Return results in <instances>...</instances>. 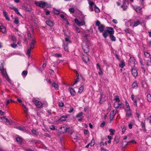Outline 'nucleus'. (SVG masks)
Masks as SVG:
<instances>
[{
    "label": "nucleus",
    "mask_w": 151,
    "mask_h": 151,
    "mask_svg": "<svg viewBox=\"0 0 151 151\" xmlns=\"http://www.w3.org/2000/svg\"><path fill=\"white\" fill-rule=\"evenodd\" d=\"M85 17L82 16L81 19L79 18V20L77 18H75L74 19L75 22L78 26H83L85 24Z\"/></svg>",
    "instance_id": "nucleus-1"
},
{
    "label": "nucleus",
    "mask_w": 151,
    "mask_h": 151,
    "mask_svg": "<svg viewBox=\"0 0 151 151\" xmlns=\"http://www.w3.org/2000/svg\"><path fill=\"white\" fill-rule=\"evenodd\" d=\"M96 25L98 27V29L100 32L102 33L104 30L105 25L101 24L100 22L99 21L97 20L96 22Z\"/></svg>",
    "instance_id": "nucleus-2"
},
{
    "label": "nucleus",
    "mask_w": 151,
    "mask_h": 151,
    "mask_svg": "<svg viewBox=\"0 0 151 151\" xmlns=\"http://www.w3.org/2000/svg\"><path fill=\"white\" fill-rule=\"evenodd\" d=\"M90 43L89 40H87L86 42V45H82V48L84 52L87 53L89 52V45Z\"/></svg>",
    "instance_id": "nucleus-3"
},
{
    "label": "nucleus",
    "mask_w": 151,
    "mask_h": 151,
    "mask_svg": "<svg viewBox=\"0 0 151 151\" xmlns=\"http://www.w3.org/2000/svg\"><path fill=\"white\" fill-rule=\"evenodd\" d=\"M74 71L76 73V76L77 78L76 80H75V82L73 84V86L75 84H76L77 83V82L79 81V80L80 78H81L82 81H84L85 80V78L84 77H83V76L81 75H80V76L79 74L78 73L77 71L76 70H74Z\"/></svg>",
    "instance_id": "nucleus-4"
},
{
    "label": "nucleus",
    "mask_w": 151,
    "mask_h": 151,
    "mask_svg": "<svg viewBox=\"0 0 151 151\" xmlns=\"http://www.w3.org/2000/svg\"><path fill=\"white\" fill-rule=\"evenodd\" d=\"M35 4L37 6L42 8H44L45 6L47 5V3L42 1H40V2H35Z\"/></svg>",
    "instance_id": "nucleus-5"
},
{
    "label": "nucleus",
    "mask_w": 151,
    "mask_h": 151,
    "mask_svg": "<svg viewBox=\"0 0 151 151\" xmlns=\"http://www.w3.org/2000/svg\"><path fill=\"white\" fill-rule=\"evenodd\" d=\"M67 128L65 125H62L59 129L60 133L63 134L67 132Z\"/></svg>",
    "instance_id": "nucleus-6"
},
{
    "label": "nucleus",
    "mask_w": 151,
    "mask_h": 151,
    "mask_svg": "<svg viewBox=\"0 0 151 151\" xmlns=\"http://www.w3.org/2000/svg\"><path fill=\"white\" fill-rule=\"evenodd\" d=\"M128 5V2L127 0H123V4L121 6V7L122 8L123 11L126 10Z\"/></svg>",
    "instance_id": "nucleus-7"
},
{
    "label": "nucleus",
    "mask_w": 151,
    "mask_h": 151,
    "mask_svg": "<svg viewBox=\"0 0 151 151\" xmlns=\"http://www.w3.org/2000/svg\"><path fill=\"white\" fill-rule=\"evenodd\" d=\"M33 101L34 104L38 107L40 108L42 107L43 104L41 102L38 100H36L35 99Z\"/></svg>",
    "instance_id": "nucleus-8"
},
{
    "label": "nucleus",
    "mask_w": 151,
    "mask_h": 151,
    "mask_svg": "<svg viewBox=\"0 0 151 151\" xmlns=\"http://www.w3.org/2000/svg\"><path fill=\"white\" fill-rule=\"evenodd\" d=\"M131 72L134 78L137 77L138 75V72L137 70L134 68H132Z\"/></svg>",
    "instance_id": "nucleus-9"
},
{
    "label": "nucleus",
    "mask_w": 151,
    "mask_h": 151,
    "mask_svg": "<svg viewBox=\"0 0 151 151\" xmlns=\"http://www.w3.org/2000/svg\"><path fill=\"white\" fill-rule=\"evenodd\" d=\"M144 7H141L138 6H135L134 7V9L135 10L137 13H141L142 12V9L144 8Z\"/></svg>",
    "instance_id": "nucleus-10"
},
{
    "label": "nucleus",
    "mask_w": 151,
    "mask_h": 151,
    "mask_svg": "<svg viewBox=\"0 0 151 151\" xmlns=\"http://www.w3.org/2000/svg\"><path fill=\"white\" fill-rule=\"evenodd\" d=\"M106 31L110 35H113L114 32V29L111 27H107Z\"/></svg>",
    "instance_id": "nucleus-11"
},
{
    "label": "nucleus",
    "mask_w": 151,
    "mask_h": 151,
    "mask_svg": "<svg viewBox=\"0 0 151 151\" xmlns=\"http://www.w3.org/2000/svg\"><path fill=\"white\" fill-rule=\"evenodd\" d=\"M30 48H28L27 50V52L26 54L29 56H30V53L31 51V49H33L34 47V45H31L30 44Z\"/></svg>",
    "instance_id": "nucleus-12"
},
{
    "label": "nucleus",
    "mask_w": 151,
    "mask_h": 151,
    "mask_svg": "<svg viewBox=\"0 0 151 151\" xmlns=\"http://www.w3.org/2000/svg\"><path fill=\"white\" fill-rule=\"evenodd\" d=\"M16 128L18 129V130L22 131L23 132H25L28 134H29L30 133L29 131L25 129H24L22 127H16Z\"/></svg>",
    "instance_id": "nucleus-13"
},
{
    "label": "nucleus",
    "mask_w": 151,
    "mask_h": 151,
    "mask_svg": "<svg viewBox=\"0 0 151 151\" xmlns=\"http://www.w3.org/2000/svg\"><path fill=\"white\" fill-rule=\"evenodd\" d=\"M116 112L114 113V110H113L110 113V119L111 121L113 120L116 114ZM111 122V121L110 122Z\"/></svg>",
    "instance_id": "nucleus-14"
},
{
    "label": "nucleus",
    "mask_w": 151,
    "mask_h": 151,
    "mask_svg": "<svg viewBox=\"0 0 151 151\" xmlns=\"http://www.w3.org/2000/svg\"><path fill=\"white\" fill-rule=\"evenodd\" d=\"M69 90L72 96H73L75 95L76 91L73 88L70 87L69 88Z\"/></svg>",
    "instance_id": "nucleus-15"
},
{
    "label": "nucleus",
    "mask_w": 151,
    "mask_h": 151,
    "mask_svg": "<svg viewBox=\"0 0 151 151\" xmlns=\"http://www.w3.org/2000/svg\"><path fill=\"white\" fill-rule=\"evenodd\" d=\"M132 111H126V116L128 118L132 116Z\"/></svg>",
    "instance_id": "nucleus-16"
},
{
    "label": "nucleus",
    "mask_w": 151,
    "mask_h": 151,
    "mask_svg": "<svg viewBox=\"0 0 151 151\" xmlns=\"http://www.w3.org/2000/svg\"><path fill=\"white\" fill-rule=\"evenodd\" d=\"M97 68H98L99 70V74L100 75H102L103 74V72L101 68L100 67L99 64V63H97L96 65Z\"/></svg>",
    "instance_id": "nucleus-17"
},
{
    "label": "nucleus",
    "mask_w": 151,
    "mask_h": 151,
    "mask_svg": "<svg viewBox=\"0 0 151 151\" xmlns=\"http://www.w3.org/2000/svg\"><path fill=\"white\" fill-rule=\"evenodd\" d=\"M23 140L24 139L21 137H18L16 138V141L18 144H21Z\"/></svg>",
    "instance_id": "nucleus-18"
},
{
    "label": "nucleus",
    "mask_w": 151,
    "mask_h": 151,
    "mask_svg": "<svg viewBox=\"0 0 151 151\" xmlns=\"http://www.w3.org/2000/svg\"><path fill=\"white\" fill-rule=\"evenodd\" d=\"M52 87H54L55 89L56 90H57L59 89L58 85L55 83V81H53L52 83Z\"/></svg>",
    "instance_id": "nucleus-19"
},
{
    "label": "nucleus",
    "mask_w": 151,
    "mask_h": 151,
    "mask_svg": "<svg viewBox=\"0 0 151 151\" xmlns=\"http://www.w3.org/2000/svg\"><path fill=\"white\" fill-rule=\"evenodd\" d=\"M138 87V84L137 81H135L133 83L132 85V88L133 89H137V88Z\"/></svg>",
    "instance_id": "nucleus-20"
},
{
    "label": "nucleus",
    "mask_w": 151,
    "mask_h": 151,
    "mask_svg": "<svg viewBox=\"0 0 151 151\" xmlns=\"http://www.w3.org/2000/svg\"><path fill=\"white\" fill-rule=\"evenodd\" d=\"M1 119H2V120L3 122H5V123H6V124H11L10 122L7 119L6 117H3L2 118H1Z\"/></svg>",
    "instance_id": "nucleus-21"
},
{
    "label": "nucleus",
    "mask_w": 151,
    "mask_h": 151,
    "mask_svg": "<svg viewBox=\"0 0 151 151\" xmlns=\"http://www.w3.org/2000/svg\"><path fill=\"white\" fill-rule=\"evenodd\" d=\"M45 23L47 25L50 27H52L54 25V23L53 22L50 20L46 21L45 22Z\"/></svg>",
    "instance_id": "nucleus-22"
},
{
    "label": "nucleus",
    "mask_w": 151,
    "mask_h": 151,
    "mask_svg": "<svg viewBox=\"0 0 151 151\" xmlns=\"http://www.w3.org/2000/svg\"><path fill=\"white\" fill-rule=\"evenodd\" d=\"M0 30L3 33H4L6 31V29L5 27L2 25L1 23L0 24Z\"/></svg>",
    "instance_id": "nucleus-23"
},
{
    "label": "nucleus",
    "mask_w": 151,
    "mask_h": 151,
    "mask_svg": "<svg viewBox=\"0 0 151 151\" xmlns=\"http://www.w3.org/2000/svg\"><path fill=\"white\" fill-rule=\"evenodd\" d=\"M125 65V63L124 60H122L120 61V63L119 64V67L122 68Z\"/></svg>",
    "instance_id": "nucleus-24"
},
{
    "label": "nucleus",
    "mask_w": 151,
    "mask_h": 151,
    "mask_svg": "<svg viewBox=\"0 0 151 151\" xmlns=\"http://www.w3.org/2000/svg\"><path fill=\"white\" fill-rule=\"evenodd\" d=\"M12 9L14 10L15 11V12L18 15L20 16H22V15L19 12L18 9L17 8L14 7L12 8Z\"/></svg>",
    "instance_id": "nucleus-25"
},
{
    "label": "nucleus",
    "mask_w": 151,
    "mask_h": 151,
    "mask_svg": "<svg viewBox=\"0 0 151 151\" xmlns=\"http://www.w3.org/2000/svg\"><path fill=\"white\" fill-rule=\"evenodd\" d=\"M4 75H3L4 76H6V80L8 81L10 83H11V79L9 78V76L7 75L6 73H4Z\"/></svg>",
    "instance_id": "nucleus-26"
},
{
    "label": "nucleus",
    "mask_w": 151,
    "mask_h": 151,
    "mask_svg": "<svg viewBox=\"0 0 151 151\" xmlns=\"http://www.w3.org/2000/svg\"><path fill=\"white\" fill-rule=\"evenodd\" d=\"M0 70L3 75H4V73H6L4 71L3 63H1L0 64Z\"/></svg>",
    "instance_id": "nucleus-27"
},
{
    "label": "nucleus",
    "mask_w": 151,
    "mask_h": 151,
    "mask_svg": "<svg viewBox=\"0 0 151 151\" xmlns=\"http://www.w3.org/2000/svg\"><path fill=\"white\" fill-rule=\"evenodd\" d=\"M104 95L103 93H101L100 94V100L99 102V103L100 104H102L103 102L105 101V100H102V98Z\"/></svg>",
    "instance_id": "nucleus-28"
},
{
    "label": "nucleus",
    "mask_w": 151,
    "mask_h": 151,
    "mask_svg": "<svg viewBox=\"0 0 151 151\" xmlns=\"http://www.w3.org/2000/svg\"><path fill=\"white\" fill-rule=\"evenodd\" d=\"M63 46L65 50L66 51H68V44H66L65 43H63Z\"/></svg>",
    "instance_id": "nucleus-29"
},
{
    "label": "nucleus",
    "mask_w": 151,
    "mask_h": 151,
    "mask_svg": "<svg viewBox=\"0 0 151 151\" xmlns=\"http://www.w3.org/2000/svg\"><path fill=\"white\" fill-rule=\"evenodd\" d=\"M103 32L102 35L104 37L106 38L108 36V33L106 30H104Z\"/></svg>",
    "instance_id": "nucleus-30"
},
{
    "label": "nucleus",
    "mask_w": 151,
    "mask_h": 151,
    "mask_svg": "<svg viewBox=\"0 0 151 151\" xmlns=\"http://www.w3.org/2000/svg\"><path fill=\"white\" fill-rule=\"evenodd\" d=\"M146 64L147 67H149L151 65V58L146 61Z\"/></svg>",
    "instance_id": "nucleus-31"
},
{
    "label": "nucleus",
    "mask_w": 151,
    "mask_h": 151,
    "mask_svg": "<svg viewBox=\"0 0 151 151\" xmlns=\"http://www.w3.org/2000/svg\"><path fill=\"white\" fill-rule=\"evenodd\" d=\"M110 39L112 41H115L116 38L115 37L112 35H111L109 36Z\"/></svg>",
    "instance_id": "nucleus-32"
},
{
    "label": "nucleus",
    "mask_w": 151,
    "mask_h": 151,
    "mask_svg": "<svg viewBox=\"0 0 151 151\" xmlns=\"http://www.w3.org/2000/svg\"><path fill=\"white\" fill-rule=\"evenodd\" d=\"M83 60L86 63H87L88 61H89V58L87 56H85L82 58Z\"/></svg>",
    "instance_id": "nucleus-33"
},
{
    "label": "nucleus",
    "mask_w": 151,
    "mask_h": 151,
    "mask_svg": "<svg viewBox=\"0 0 151 151\" xmlns=\"http://www.w3.org/2000/svg\"><path fill=\"white\" fill-rule=\"evenodd\" d=\"M144 55L145 57L146 58H150V59L151 58V55L149 53L147 52H144Z\"/></svg>",
    "instance_id": "nucleus-34"
},
{
    "label": "nucleus",
    "mask_w": 151,
    "mask_h": 151,
    "mask_svg": "<svg viewBox=\"0 0 151 151\" xmlns=\"http://www.w3.org/2000/svg\"><path fill=\"white\" fill-rule=\"evenodd\" d=\"M147 101L151 102V95L149 94H147Z\"/></svg>",
    "instance_id": "nucleus-35"
},
{
    "label": "nucleus",
    "mask_w": 151,
    "mask_h": 151,
    "mask_svg": "<svg viewBox=\"0 0 151 151\" xmlns=\"http://www.w3.org/2000/svg\"><path fill=\"white\" fill-rule=\"evenodd\" d=\"M84 89L83 86H82L80 87L79 89L78 92L79 93H81Z\"/></svg>",
    "instance_id": "nucleus-36"
},
{
    "label": "nucleus",
    "mask_w": 151,
    "mask_h": 151,
    "mask_svg": "<svg viewBox=\"0 0 151 151\" xmlns=\"http://www.w3.org/2000/svg\"><path fill=\"white\" fill-rule=\"evenodd\" d=\"M139 3L141 6L144 7H145V0H139Z\"/></svg>",
    "instance_id": "nucleus-37"
},
{
    "label": "nucleus",
    "mask_w": 151,
    "mask_h": 151,
    "mask_svg": "<svg viewBox=\"0 0 151 151\" xmlns=\"http://www.w3.org/2000/svg\"><path fill=\"white\" fill-rule=\"evenodd\" d=\"M109 131L110 132V134L111 135H113L114 134L115 130L114 129H109Z\"/></svg>",
    "instance_id": "nucleus-38"
},
{
    "label": "nucleus",
    "mask_w": 151,
    "mask_h": 151,
    "mask_svg": "<svg viewBox=\"0 0 151 151\" xmlns=\"http://www.w3.org/2000/svg\"><path fill=\"white\" fill-rule=\"evenodd\" d=\"M140 24V21L139 20H137L136 22H134V27H136Z\"/></svg>",
    "instance_id": "nucleus-39"
},
{
    "label": "nucleus",
    "mask_w": 151,
    "mask_h": 151,
    "mask_svg": "<svg viewBox=\"0 0 151 151\" xmlns=\"http://www.w3.org/2000/svg\"><path fill=\"white\" fill-rule=\"evenodd\" d=\"M83 114V113L82 112H81L78 113L76 116V118H79Z\"/></svg>",
    "instance_id": "nucleus-40"
},
{
    "label": "nucleus",
    "mask_w": 151,
    "mask_h": 151,
    "mask_svg": "<svg viewBox=\"0 0 151 151\" xmlns=\"http://www.w3.org/2000/svg\"><path fill=\"white\" fill-rule=\"evenodd\" d=\"M114 142L117 144L119 142V138L118 137H115L114 139Z\"/></svg>",
    "instance_id": "nucleus-41"
},
{
    "label": "nucleus",
    "mask_w": 151,
    "mask_h": 151,
    "mask_svg": "<svg viewBox=\"0 0 151 151\" xmlns=\"http://www.w3.org/2000/svg\"><path fill=\"white\" fill-rule=\"evenodd\" d=\"M130 143H135V144L137 143V142H136V141H135L134 140H132L129 142H127V143L125 145V146L127 145H128Z\"/></svg>",
    "instance_id": "nucleus-42"
},
{
    "label": "nucleus",
    "mask_w": 151,
    "mask_h": 151,
    "mask_svg": "<svg viewBox=\"0 0 151 151\" xmlns=\"http://www.w3.org/2000/svg\"><path fill=\"white\" fill-rule=\"evenodd\" d=\"M67 132H68V133L70 134H72L73 133L72 130L70 128L68 127L67 128Z\"/></svg>",
    "instance_id": "nucleus-43"
},
{
    "label": "nucleus",
    "mask_w": 151,
    "mask_h": 151,
    "mask_svg": "<svg viewBox=\"0 0 151 151\" xmlns=\"http://www.w3.org/2000/svg\"><path fill=\"white\" fill-rule=\"evenodd\" d=\"M44 11L45 12V14L46 15H48L50 14V11L47 9H44Z\"/></svg>",
    "instance_id": "nucleus-44"
},
{
    "label": "nucleus",
    "mask_w": 151,
    "mask_h": 151,
    "mask_svg": "<svg viewBox=\"0 0 151 151\" xmlns=\"http://www.w3.org/2000/svg\"><path fill=\"white\" fill-rule=\"evenodd\" d=\"M116 102H120V100L118 96H115V97L114 99Z\"/></svg>",
    "instance_id": "nucleus-45"
},
{
    "label": "nucleus",
    "mask_w": 151,
    "mask_h": 151,
    "mask_svg": "<svg viewBox=\"0 0 151 151\" xmlns=\"http://www.w3.org/2000/svg\"><path fill=\"white\" fill-rule=\"evenodd\" d=\"M124 31L126 33L129 34H130L131 32V30L128 28L125 29Z\"/></svg>",
    "instance_id": "nucleus-46"
},
{
    "label": "nucleus",
    "mask_w": 151,
    "mask_h": 151,
    "mask_svg": "<svg viewBox=\"0 0 151 151\" xmlns=\"http://www.w3.org/2000/svg\"><path fill=\"white\" fill-rule=\"evenodd\" d=\"M31 132L32 134L35 135H37L38 133L37 131L35 129H32L31 131Z\"/></svg>",
    "instance_id": "nucleus-47"
},
{
    "label": "nucleus",
    "mask_w": 151,
    "mask_h": 151,
    "mask_svg": "<svg viewBox=\"0 0 151 151\" xmlns=\"http://www.w3.org/2000/svg\"><path fill=\"white\" fill-rule=\"evenodd\" d=\"M12 40H13V42L15 43L17 41V39L15 36L12 35Z\"/></svg>",
    "instance_id": "nucleus-48"
},
{
    "label": "nucleus",
    "mask_w": 151,
    "mask_h": 151,
    "mask_svg": "<svg viewBox=\"0 0 151 151\" xmlns=\"http://www.w3.org/2000/svg\"><path fill=\"white\" fill-rule=\"evenodd\" d=\"M66 120V119L65 118V117H64V116H61L59 119V120L60 121H63Z\"/></svg>",
    "instance_id": "nucleus-49"
},
{
    "label": "nucleus",
    "mask_w": 151,
    "mask_h": 151,
    "mask_svg": "<svg viewBox=\"0 0 151 151\" xmlns=\"http://www.w3.org/2000/svg\"><path fill=\"white\" fill-rule=\"evenodd\" d=\"M140 125L142 128L145 127V122L142 121L141 122Z\"/></svg>",
    "instance_id": "nucleus-50"
},
{
    "label": "nucleus",
    "mask_w": 151,
    "mask_h": 151,
    "mask_svg": "<svg viewBox=\"0 0 151 151\" xmlns=\"http://www.w3.org/2000/svg\"><path fill=\"white\" fill-rule=\"evenodd\" d=\"M94 10L96 12H99L100 11V10L96 6V5H95L94 7Z\"/></svg>",
    "instance_id": "nucleus-51"
},
{
    "label": "nucleus",
    "mask_w": 151,
    "mask_h": 151,
    "mask_svg": "<svg viewBox=\"0 0 151 151\" xmlns=\"http://www.w3.org/2000/svg\"><path fill=\"white\" fill-rule=\"evenodd\" d=\"M69 11L71 13H74V9L73 8H70L69 9Z\"/></svg>",
    "instance_id": "nucleus-52"
},
{
    "label": "nucleus",
    "mask_w": 151,
    "mask_h": 151,
    "mask_svg": "<svg viewBox=\"0 0 151 151\" xmlns=\"http://www.w3.org/2000/svg\"><path fill=\"white\" fill-rule=\"evenodd\" d=\"M55 56L57 58H60L62 57V55L59 53H57L55 54Z\"/></svg>",
    "instance_id": "nucleus-53"
},
{
    "label": "nucleus",
    "mask_w": 151,
    "mask_h": 151,
    "mask_svg": "<svg viewBox=\"0 0 151 151\" xmlns=\"http://www.w3.org/2000/svg\"><path fill=\"white\" fill-rule=\"evenodd\" d=\"M103 62L104 63V64L106 65L109 66V63L108 62L105 60H103Z\"/></svg>",
    "instance_id": "nucleus-54"
},
{
    "label": "nucleus",
    "mask_w": 151,
    "mask_h": 151,
    "mask_svg": "<svg viewBox=\"0 0 151 151\" xmlns=\"http://www.w3.org/2000/svg\"><path fill=\"white\" fill-rule=\"evenodd\" d=\"M49 128L52 130H55L56 129L55 126L54 125H51L50 126Z\"/></svg>",
    "instance_id": "nucleus-55"
},
{
    "label": "nucleus",
    "mask_w": 151,
    "mask_h": 151,
    "mask_svg": "<svg viewBox=\"0 0 151 151\" xmlns=\"http://www.w3.org/2000/svg\"><path fill=\"white\" fill-rule=\"evenodd\" d=\"M129 60L130 62L132 63H134L135 62V59L134 58L132 57H130Z\"/></svg>",
    "instance_id": "nucleus-56"
},
{
    "label": "nucleus",
    "mask_w": 151,
    "mask_h": 151,
    "mask_svg": "<svg viewBox=\"0 0 151 151\" xmlns=\"http://www.w3.org/2000/svg\"><path fill=\"white\" fill-rule=\"evenodd\" d=\"M63 31L64 35H66L68 37H70V34L69 33H66V32H65V30H63Z\"/></svg>",
    "instance_id": "nucleus-57"
},
{
    "label": "nucleus",
    "mask_w": 151,
    "mask_h": 151,
    "mask_svg": "<svg viewBox=\"0 0 151 151\" xmlns=\"http://www.w3.org/2000/svg\"><path fill=\"white\" fill-rule=\"evenodd\" d=\"M27 71L26 70H24L22 73V75L24 76H26L27 75Z\"/></svg>",
    "instance_id": "nucleus-58"
},
{
    "label": "nucleus",
    "mask_w": 151,
    "mask_h": 151,
    "mask_svg": "<svg viewBox=\"0 0 151 151\" xmlns=\"http://www.w3.org/2000/svg\"><path fill=\"white\" fill-rule=\"evenodd\" d=\"M65 37V40L66 42H68V43H71V42L70 41V40L69 37Z\"/></svg>",
    "instance_id": "nucleus-59"
},
{
    "label": "nucleus",
    "mask_w": 151,
    "mask_h": 151,
    "mask_svg": "<svg viewBox=\"0 0 151 151\" xmlns=\"http://www.w3.org/2000/svg\"><path fill=\"white\" fill-rule=\"evenodd\" d=\"M14 23L16 24H18L19 23V20L17 18H15L14 20Z\"/></svg>",
    "instance_id": "nucleus-60"
},
{
    "label": "nucleus",
    "mask_w": 151,
    "mask_h": 151,
    "mask_svg": "<svg viewBox=\"0 0 151 151\" xmlns=\"http://www.w3.org/2000/svg\"><path fill=\"white\" fill-rule=\"evenodd\" d=\"M74 108H73V107H71L69 109V111H68V112L69 113H72L73 111H74Z\"/></svg>",
    "instance_id": "nucleus-61"
},
{
    "label": "nucleus",
    "mask_w": 151,
    "mask_h": 151,
    "mask_svg": "<svg viewBox=\"0 0 151 151\" xmlns=\"http://www.w3.org/2000/svg\"><path fill=\"white\" fill-rule=\"evenodd\" d=\"M35 40L32 39L31 42V43L30 44H31L32 45H34L35 43Z\"/></svg>",
    "instance_id": "nucleus-62"
},
{
    "label": "nucleus",
    "mask_w": 151,
    "mask_h": 151,
    "mask_svg": "<svg viewBox=\"0 0 151 151\" xmlns=\"http://www.w3.org/2000/svg\"><path fill=\"white\" fill-rule=\"evenodd\" d=\"M64 105V103L63 102H59V106L60 107H62Z\"/></svg>",
    "instance_id": "nucleus-63"
},
{
    "label": "nucleus",
    "mask_w": 151,
    "mask_h": 151,
    "mask_svg": "<svg viewBox=\"0 0 151 151\" xmlns=\"http://www.w3.org/2000/svg\"><path fill=\"white\" fill-rule=\"evenodd\" d=\"M11 45V46L12 48H15L17 46V44H14L13 43V44H12Z\"/></svg>",
    "instance_id": "nucleus-64"
}]
</instances>
